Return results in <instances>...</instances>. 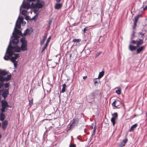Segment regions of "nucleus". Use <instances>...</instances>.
<instances>
[{"instance_id":"nucleus-1","label":"nucleus","mask_w":147,"mask_h":147,"mask_svg":"<svg viewBox=\"0 0 147 147\" xmlns=\"http://www.w3.org/2000/svg\"><path fill=\"white\" fill-rule=\"evenodd\" d=\"M8 74V71L5 70H0V89L3 86L4 81L8 82L9 80L11 77V74L7 75V76H5Z\"/></svg>"},{"instance_id":"nucleus-2","label":"nucleus","mask_w":147,"mask_h":147,"mask_svg":"<svg viewBox=\"0 0 147 147\" xmlns=\"http://www.w3.org/2000/svg\"><path fill=\"white\" fill-rule=\"evenodd\" d=\"M21 50V48L18 46L13 47L9 45L6 50V54L9 56H12L14 52H20Z\"/></svg>"},{"instance_id":"nucleus-3","label":"nucleus","mask_w":147,"mask_h":147,"mask_svg":"<svg viewBox=\"0 0 147 147\" xmlns=\"http://www.w3.org/2000/svg\"><path fill=\"white\" fill-rule=\"evenodd\" d=\"M22 45L20 47L21 50L23 51H26L27 50V42L25 38H22L20 40Z\"/></svg>"},{"instance_id":"nucleus-4","label":"nucleus","mask_w":147,"mask_h":147,"mask_svg":"<svg viewBox=\"0 0 147 147\" xmlns=\"http://www.w3.org/2000/svg\"><path fill=\"white\" fill-rule=\"evenodd\" d=\"M79 119L78 118H74L73 119L72 122L70 125L69 129H71L76 126H77L79 122Z\"/></svg>"},{"instance_id":"nucleus-5","label":"nucleus","mask_w":147,"mask_h":147,"mask_svg":"<svg viewBox=\"0 0 147 147\" xmlns=\"http://www.w3.org/2000/svg\"><path fill=\"white\" fill-rule=\"evenodd\" d=\"M144 42L143 40L138 39L136 40H132L131 43L133 44L136 45L137 47H139Z\"/></svg>"},{"instance_id":"nucleus-6","label":"nucleus","mask_w":147,"mask_h":147,"mask_svg":"<svg viewBox=\"0 0 147 147\" xmlns=\"http://www.w3.org/2000/svg\"><path fill=\"white\" fill-rule=\"evenodd\" d=\"M14 29L16 33L13 32V35L14 37H18V36L17 34L20 36L22 35V33L20 30L18 29L16 27Z\"/></svg>"},{"instance_id":"nucleus-7","label":"nucleus","mask_w":147,"mask_h":147,"mask_svg":"<svg viewBox=\"0 0 147 147\" xmlns=\"http://www.w3.org/2000/svg\"><path fill=\"white\" fill-rule=\"evenodd\" d=\"M121 102L119 100H114L112 103V105L113 107H115L116 108H117L118 107L121 105Z\"/></svg>"},{"instance_id":"nucleus-8","label":"nucleus","mask_w":147,"mask_h":147,"mask_svg":"<svg viewBox=\"0 0 147 147\" xmlns=\"http://www.w3.org/2000/svg\"><path fill=\"white\" fill-rule=\"evenodd\" d=\"M13 55H15V56L12 57L10 59V60L11 61H16L18 58L20 57V55L19 54H14L13 53Z\"/></svg>"},{"instance_id":"nucleus-9","label":"nucleus","mask_w":147,"mask_h":147,"mask_svg":"<svg viewBox=\"0 0 147 147\" xmlns=\"http://www.w3.org/2000/svg\"><path fill=\"white\" fill-rule=\"evenodd\" d=\"M127 141L128 139L127 138H125L123 140L121 144L119 145V147H123L124 146Z\"/></svg>"},{"instance_id":"nucleus-10","label":"nucleus","mask_w":147,"mask_h":147,"mask_svg":"<svg viewBox=\"0 0 147 147\" xmlns=\"http://www.w3.org/2000/svg\"><path fill=\"white\" fill-rule=\"evenodd\" d=\"M9 94V89H6L3 92L2 96L5 98Z\"/></svg>"},{"instance_id":"nucleus-11","label":"nucleus","mask_w":147,"mask_h":147,"mask_svg":"<svg viewBox=\"0 0 147 147\" xmlns=\"http://www.w3.org/2000/svg\"><path fill=\"white\" fill-rule=\"evenodd\" d=\"M145 48V46H143L139 47L137 49L136 51L137 53L138 54L139 53L142 51L144 50Z\"/></svg>"},{"instance_id":"nucleus-12","label":"nucleus","mask_w":147,"mask_h":147,"mask_svg":"<svg viewBox=\"0 0 147 147\" xmlns=\"http://www.w3.org/2000/svg\"><path fill=\"white\" fill-rule=\"evenodd\" d=\"M8 124V122L7 120H5L2 122V127L3 130H5Z\"/></svg>"},{"instance_id":"nucleus-13","label":"nucleus","mask_w":147,"mask_h":147,"mask_svg":"<svg viewBox=\"0 0 147 147\" xmlns=\"http://www.w3.org/2000/svg\"><path fill=\"white\" fill-rule=\"evenodd\" d=\"M2 106H6V107H9V105L8 102L5 100H3L1 101Z\"/></svg>"},{"instance_id":"nucleus-14","label":"nucleus","mask_w":147,"mask_h":147,"mask_svg":"<svg viewBox=\"0 0 147 147\" xmlns=\"http://www.w3.org/2000/svg\"><path fill=\"white\" fill-rule=\"evenodd\" d=\"M47 37V34H46L44 36L42 37V39L40 42V44L42 46L45 42V41Z\"/></svg>"},{"instance_id":"nucleus-15","label":"nucleus","mask_w":147,"mask_h":147,"mask_svg":"<svg viewBox=\"0 0 147 147\" xmlns=\"http://www.w3.org/2000/svg\"><path fill=\"white\" fill-rule=\"evenodd\" d=\"M138 125V124L137 123H136L131 126V127L130 129L129 130V131L130 132H131L133 131L134 129L136 128Z\"/></svg>"},{"instance_id":"nucleus-16","label":"nucleus","mask_w":147,"mask_h":147,"mask_svg":"<svg viewBox=\"0 0 147 147\" xmlns=\"http://www.w3.org/2000/svg\"><path fill=\"white\" fill-rule=\"evenodd\" d=\"M42 7V5L40 3H37L33 7L35 8H41Z\"/></svg>"},{"instance_id":"nucleus-17","label":"nucleus","mask_w":147,"mask_h":147,"mask_svg":"<svg viewBox=\"0 0 147 147\" xmlns=\"http://www.w3.org/2000/svg\"><path fill=\"white\" fill-rule=\"evenodd\" d=\"M137 48L136 46H135L132 45H130L129 47V49L131 51L136 50Z\"/></svg>"},{"instance_id":"nucleus-18","label":"nucleus","mask_w":147,"mask_h":147,"mask_svg":"<svg viewBox=\"0 0 147 147\" xmlns=\"http://www.w3.org/2000/svg\"><path fill=\"white\" fill-rule=\"evenodd\" d=\"M15 38L12 40V43L13 45H17L18 42L19 41L17 37H14Z\"/></svg>"},{"instance_id":"nucleus-19","label":"nucleus","mask_w":147,"mask_h":147,"mask_svg":"<svg viewBox=\"0 0 147 147\" xmlns=\"http://www.w3.org/2000/svg\"><path fill=\"white\" fill-rule=\"evenodd\" d=\"M62 6V3H57L56 4L55 8L56 9H59L61 8Z\"/></svg>"},{"instance_id":"nucleus-20","label":"nucleus","mask_w":147,"mask_h":147,"mask_svg":"<svg viewBox=\"0 0 147 147\" xmlns=\"http://www.w3.org/2000/svg\"><path fill=\"white\" fill-rule=\"evenodd\" d=\"M21 23L20 22V21L17 20L16 23V27L18 28H21Z\"/></svg>"},{"instance_id":"nucleus-21","label":"nucleus","mask_w":147,"mask_h":147,"mask_svg":"<svg viewBox=\"0 0 147 147\" xmlns=\"http://www.w3.org/2000/svg\"><path fill=\"white\" fill-rule=\"evenodd\" d=\"M30 34V30L29 29H27L25 30L23 33V35L24 36L29 35Z\"/></svg>"},{"instance_id":"nucleus-22","label":"nucleus","mask_w":147,"mask_h":147,"mask_svg":"<svg viewBox=\"0 0 147 147\" xmlns=\"http://www.w3.org/2000/svg\"><path fill=\"white\" fill-rule=\"evenodd\" d=\"M66 85L65 84H64L62 85V88L61 92L62 93H64L65 91V88Z\"/></svg>"},{"instance_id":"nucleus-23","label":"nucleus","mask_w":147,"mask_h":147,"mask_svg":"<svg viewBox=\"0 0 147 147\" xmlns=\"http://www.w3.org/2000/svg\"><path fill=\"white\" fill-rule=\"evenodd\" d=\"M116 119H114V118H111V121L113 125L114 126L116 123Z\"/></svg>"},{"instance_id":"nucleus-24","label":"nucleus","mask_w":147,"mask_h":147,"mask_svg":"<svg viewBox=\"0 0 147 147\" xmlns=\"http://www.w3.org/2000/svg\"><path fill=\"white\" fill-rule=\"evenodd\" d=\"M5 118V115L3 113H1L0 119L1 121H3Z\"/></svg>"},{"instance_id":"nucleus-25","label":"nucleus","mask_w":147,"mask_h":147,"mask_svg":"<svg viewBox=\"0 0 147 147\" xmlns=\"http://www.w3.org/2000/svg\"><path fill=\"white\" fill-rule=\"evenodd\" d=\"M140 15H138L136 16L134 18V22H138V21L139 20V17L140 16Z\"/></svg>"},{"instance_id":"nucleus-26","label":"nucleus","mask_w":147,"mask_h":147,"mask_svg":"<svg viewBox=\"0 0 147 147\" xmlns=\"http://www.w3.org/2000/svg\"><path fill=\"white\" fill-rule=\"evenodd\" d=\"M104 71H102L100 72L99 74L98 78H101L104 75Z\"/></svg>"},{"instance_id":"nucleus-27","label":"nucleus","mask_w":147,"mask_h":147,"mask_svg":"<svg viewBox=\"0 0 147 147\" xmlns=\"http://www.w3.org/2000/svg\"><path fill=\"white\" fill-rule=\"evenodd\" d=\"M81 41V39H74L73 40L72 42L76 43H78L80 42Z\"/></svg>"},{"instance_id":"nucleus-28","label":"nucleus","mask_w":147,"mask_h":147,"mask_svg":"<svg viewBox=\"0 0 147 147\" xmlns=\"http://www.w3.org/2000/svg\"><path fill=\"white\" fill-rule=\"evenodd\" d=\"M112 115L113 117L112 118H114V119H116L118 116V114L117 113H114Z\"/></svg>"},{"instance_id":"nucleus-29","label":"nucleus","mask_w":147,"mask_h":147,"mask_svg":"<svg viewBox=\"0 0 147 147\" xmlns=\"http://www.w3.org/2000/svg\"><path fill=\"white\" fill-rule=\"evenodd\" d=\"M11 56H9V55H5L4 57V59L5 60H8L10 58V57Z\"/></svg>"},{"instance_id":"nucleus-30","label":"nucleus","mask_w":147,"mask_h":147,"mask_svg":"<svg viewBox=\"0 0 147 147\" xmlns=\"http://www.w3.org/2000/svg\"><path fill=\"white\" fill-rule=\"evenodd\" d=\"M33 99L32 98L30 100H29V105L30 107L33 104Z\"/></svg>"},{"instance_id":"nucleus-31","label":"nucleus","mask_w":147,"mask_h":147,"mask_svg":"<svg viewBox=\"0 0 147 147\" xmlns=\"http://www.w3.org/2000/svg\"><path fill=\"white\" fill-rule=\"evenodd\" d=\"M48 46L45 45L44 47L42 48V50L41 51V53H42L45 49H47Z\"/></svg>"},{"instance_id":"nucleus-32","label":"nucleus","mask_w":147,"mask_h":147,"mask_svg":"<svg viewBox=\"0 0 147 147\" xmlns=\"http://www.w3.org/2000/svg\"><path fill=\"white\" fill-rule=\"evenodd\" d=\"M51 39V36L49 37L47 40L46 42L45 45H47V46L48 45Z\"/></svg>"},{"instance_id":"nucleus-33","label":"nucleus","mask_w":147,"mask_h":147,"mask_svg":"<svg viewBox=\"0 0 147 147\" xmlns=\"http://www.w3.org/2000/svg\"><path fill=\"white\" fill-rule=\"evenodd\" d=\"M27 13V11L25 10H23L22 11V14L24 16H25L26 15Z\"/></svg>"},{"instance_id":"nucleus-34","label":"nucleus","mask_w":147,"mask_h":147,"mask_svg":"<svg viewBox=\"0 0 147 147\" xmlns=\"http://www.w3.org/2000/svg\"><path fill=\"white\" fill-rule=\"evenodd\" d=\"M9 83H6L4 85V87L5 88H7L9 87Z\"/></svg>"},{"instance_id":"nucleus-35","label":"nucleus","mask_w":147,"mask_h":147,"mask_svg":"<svg viewBox=\"0 0 147 147\" xmlns=\"http://www.w3.org/2000/svg\"><path fill=\"white\" fill-rule=\"evenodd\" d=\"M14 64V67L16 68V67H17V63H18V62H17V61H12Z\"/></svg>"},{"instance_id":"nucleus-36","label":"nucleus","mask_w":147,"mask_h":147,"mask_svg":"<svg viewBox=\"0 0 147 147\" xmlns=\"http://www.w3.org/2000/svg\"><path fill=\"white\" fill-rule=\"evenodd\" d=\"M38 18V15L36 14L31 19V20H36Z\"/></svg>"},{"instance_id":"nucleus-37","label":"nucleus","mask_w":147,"mask_h":147,"mask_svg":"<svg viewBox=\"0 0 147 147\" xmlns=\"http://www.w3.org/2000/svg\"><path fill=\"white\" fill-rule=\"evenodd\" d=\"M102 53V51H99L95 55V58H96V57H98L100 54Z\"/></svg>"},{"instance_id":"nucleus-38","label":"nucleus","mask_w":147,"mask_h":147,"mask_svg":"<svg viewBox=\"0 0 147 147\" xmlns=\"http://www.w3.org/2000/svg\"><path fill=\"white\" fill-rule=\"evenodd\" d=\"M98 79L97 78H95L94 79V84H95L96 83H99V82H100L99 81H98L97 80Z\"/></svg>"},{"instance_id":"nucleus-39","label":"nucleus","mask_w":147,"mask_h":147,"mask_svg":"<svg viewBox=\"0 0 147 147\" xmlns=\"http://www.w3.org/2000/svg\"><path fill=\"white\" fill-rule=\"evenodd\" d=\"M18 20H19V21H20V22L22 23V22L23 21V18L22 17H20L19 16L18 18Z\"/></svg>"},{"instance_id":"nucleus-40","label":"nucleus","mask_w":147,"mask_h":147,"mask_svg":"<svg viewBox=\"0 0 147 147\" xmlns=\"http://www.w3.org/2000/svg\"><path fill=\"white\" fill-rule=\"evenodd\" d=\"M116 92L118 94H120L121 93V91L120 90H116Z\"/></svg>"},{"instance_id":"nucleus-41","label":"nucleus","mask_w":147,"mask_h":147,"mask_svg":"<svg viewBox=\"0 0 147 147\" xmlns=\"http://www.w3.org/2000/svg\"><path fill=\"white\" fill-rule=\"evenodd\" d=\"M76 145L75 144H71L69 145V147H75Z\"/></svg>"},{"instance_id":"nucleus-42","label":"nucleus","mask_w":147,"mask_h":147,"mask_svg":"<svg viewBox=\"0 0 147 147\" xmlns=\"http://www.w3.org/2000/svg\"><path fill=\"white\" fill-rule=\"evenodd\" d=\"M138 34H139L140 35H141V37H142L144 35V33H143L141 32H140L138 33Z\"/></svg>"},{"instance_id":"nucleus-43","label":"nucleus","mask_w":147,"mask_h":147,"mask_svg":"<svg viewBox=\"0 0 147 147\" xmlns=\"http://www.w3.org/2000/svg\"><path fill=\"white\" fill-rule=\"evenodd\" d=\"M88 28V27H86L84 28L83 30V32L84 33H85L86 32V31L87 30Z\"/></svg>"},{"instance_id":"nucleus-44","label":"nucleus","mask_w":147,"mask_h":147,"mask_svg":"<svg viewBox=\"0 0 147 147\" xmlns=\"http://www.w3.org/2000/svg\"><path fill=\"white\" fill-rule=\"evenodd\" d=\"M1 113H3L5 111V109H1Z\"/></svg>"},{"instance_id":"nucleus-45","label":"nucleus","mask_w":147,"mask_h":147,"mask_svg":"<svg viewBox=\"0 0 147 147\" xmlns=\"http://www.w3.org/2000/svg\"><path fill=\"white\" fill-rule=\"evenodd\" d=\"M137 23V22H134V25L133 27L134 29L135 27L136 26Z\"/></svg>"},{"instance_id":"nucleus-46","label":"nucleus","mask_w":147,"mask_h":147,"mask_svg":"<svg viewBox=\"0 0 147 147\" xmlns=\"http://www.w3.org/2000/svg\"><path fill=\"white\" fill-rule=\"evenodd\" d=\"M6 106H2L1 109H5L7 108L8 107H6Z\"/></svg>"},{"instance_id":"nucleus-47","label":"nucleus","mask_w":147,"mask_h":147,"mask_svg":"<svg viewBox=\"0 0 147 147\" xmlns=\"http://www.w3.org/2000/svg\"><path fill=\"white\" fill-rule=\"evenodd\" d=\"M147 10V5L143 8V10L145 11Z\"/></svg>"},{"instance_id":"nucleus-48","label":"nucleus","mask_w":147,"mask_h":147,"mask_svg":"<svg viewBox=\"0 0 147 147\" xmlns=\"http://www.w3.org/2000/svg\"><path fill=\"white\" fill-rule=\"evenodd\" d=\"M87 78V76H85L83 77V79H85Z\"/></svg>"},{"instance_id":"nucleus-49","label":"nucleus","mask_w":147,"mask_h":147,"mask_svg":"<svg viewBox=\"0 0 147 147\" xmlns=\"http://www.w3.org/2000/svg\"><path fill=\"white\" fill-rule=\"evenodd\" d=\"M33 11L35 13H36L37 12V11L35 9H34Z\"/></svg>"},{"instance_id":"nucleus-50","label":"nucleus","mask_w":147,"mask_h":147,"mask_svg":"<svg viewBox=\"0 0 147 147\" xmlns=\"http://www.w3.org/2000/svg\"><path fill=\"white\" fill-rule=\"evenodd\" d=\"M61 0H56V1L57 2L59 3L61 1Z\"/></svg>"},{"instance_id":"nucleus-51","label":"nucleus","mask_w":147,"mask_h":147,"mask_svg":"<svg viewBox=\"0 0 147 147\" xmlns=\"http://www.w3.org/2000/svg\"><path fill=\"white\" fill-rule=\"evenodd\" d=\"M28 1H35V0H27Z\"/></svg>"},{"instance_id":"nucleus-52","label":"nucleus","mask_w":147,"mask_h":147,"mask_svg":"<svg viewBox=\"0 0 147 147\" xmlns=\"http://www.w3.org/2000/svg\"><path fill=\"white\" fill-rule=\"evenodd\" d=\"M29 18V17L28 16L27 17H26V20H28Z\"/></svg>"},{"instance_id":"nucleus-53","label":"nucleus","mask_w":147,"mask_h":147,"mask_svg":"<svg viewBox=\"0 0 147 147\" xmlns=\"http://www.w3.org/2000/svg\"><path fill=\"white\" fill-rule=\"evenodd\" d=\"M96 130V129H95V127H94V129L93 131H94V133H95V131Z\"/></svg>"},{"instance_id":"nucleus-54","label":"nucleus","mask_w":147,"mask_h":147,"mask_svg":"<svg viewBox=\"0 0 147 147\" xmlns=\"http://www.w3.org/2000/svg\"><path fill=\"white\" fill-rule=\"evenodd\" d=\"M134 33H133V34H132V35H133V36H134Z\"/></svg>"},{"instance_id":"nucleus-55","label":"nucleus","mask_w":147,"mask_h":147,"mask_svg":"<svg viewBox=\"0 0 147 147\" xmlns=\"http://www.w3.org/2000/svg\"><path fill=\"white\" fill-rule=\"evenodd\" d=\"M51 24V22H49V25H50Z\"/></svg>"},{"instance_id":"nucleus-56","label":"nucleus","mask_w":147,"mask_h":147,"mask_svg":"<svg viewBox=\"0 0 147 147\" xmlns=\"http://www.w3.org/2000/svg\"><path fill=\"white\" fill-rule=\"evenodd\" d=\"M1 138V134H0V139Z\"/></svg>"},{"instance_id":"nucleus-57","label":"nucleus","mask_w":147,"mask_h":147,"mask_svg":"<svg viewBox=\"0 0 147 147\" xmlns=\"http://www.w3.org/2000/svg\"><path fill=\"white\" fill-rule=\"evenodd\" d=\"M21 10V8H20V10Z\"/></svg>"},{"instance_id":"nucleus-58","label":"nucleus","mask_w":147,"mask_h":147,"mask_svg":"<svg viewBox=\"0 0 147 147\" xmlns=\"http://www.w3.org/2000/svg\"><path fill=\"white\" fill-rule=\"evenodd\" d=\"M26 22H25V24H26Z\"/></svg>"}]
</instances>
